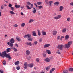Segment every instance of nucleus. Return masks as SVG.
Wrapping results in <instances>:
<instances>
[{
  "label": "nucleus",
  "mask_w": 73,
  "mask_h": 73,
  "mask_svg": "<svg viewBox=\"0 0 73 73\" xmlns=\"http://www.w3.org/2000/svg\"><path fill=\"white\" fill-rule=\"evenodd\" d=\"M38 43V42L37 41H34V43L33 44V45H37Z\"/></svg>",
  "instance_id": "a211bd4d"
},
{
  "label": "nucleus",
  "mask_w": 73,
  "mask_h": 73,
  "mask_svg": "<svg viewBox=\"0 0 73 73\" xmlns=\"http://www.w3.org/2000/svg\"><path fill=\"white\" fill-rule=\"evenodd\" d=\"M16 39L18 41L20 42V41H21V39H20V38H19V37L18 36H17L16 37Z\"/></svg>",
  "instance_id": "b1692460"
},
{
  "label": "nucleus",
  "mask_w": 73,
  "mask_h": 73,
  "mask_svg": "<svg viewBox=\"0 0 73 73\" xmlns=\"http://www.w3.org/2000/svg\"><path fill=\"white\" fill-rule=\"evenodd\" d=\"M14 27H18V25L17 24H15L14 25H13Z\"/></svg>",
  "instance_id": "37998d69"
},
{
  "label": "nucleus",
  "mask_w": 73,
  "mask_h": 73,
  "mask_svg": "<svg viewBox=\"0 0 73 73\" xmlns=\"http://www.w3.org/2000/svg\"><path fill=\"white\" fill-rule=\"evenodd\" d=\"M3 64L4 65H5L6 64V61L5 60H4L3 62Z\"/></svg>",
  "instance_id": "c03bdc74"
},
{
  "label": "nucleus",
  "mask_w": 73,
  "mask_h": 73,
  "mask_svg": "<svg viewBox=\"0 0 73 73\" xmlns=\"http://www.w3.org/2000/svg\"><path fill=\"white\" fill-rule=\"evenodd\" d=\"M53 71H52L51 70H50V73H53V72H52Z\"/></svg>",
  "instance_id": "774afa93"
},
{
  "label": "nucleus",
  "mask_w": 73,
  "mask_h": 73,
  "mask_svg": "<svg viewBox=\"0 0 73 73\" xmlns=\"http://www.w3.org/2000/svg\"><path fill=\"white\" fill-rule=\"evenodd\" d=\"M37 31L38 33L39 36H41V31H40L39 30H38Z\"/></svg>",
  "instance_id": "bb28decb"
},
{
  "label": "nucleus",
  "mask_w": 73,
  "mask_h": 73,
  "mask_svg": "<svg viewBox=\"0 0 73 73\" xmlns=\"http://www.w3.org/2000/svg\"><path fill=\"white\" fill-rule=\"evenodd\" d=\"M26 7L28 9H31V7L28 5H26Z\"/></svg>",
  "instance_id": "72a5a7b5"
},
{
  "label": "nucleus",
  "mask_w": 73,
  "mask_h": 73,
  "mask_svg": "<svg viewBox=\"0 0 73 73\" xmlns=\"http://www.w3.org/2000/svg\"><path fill=\"white\" fill-rule=\"evenodd\" d=\"M15 46H16L17 47H19V46L18 45V44H15Z\"/></svg>",
  "instance_id": "680f3d73"
},
{
  "label": "nucleus",
  "mask_w": 73,
  "mask_h": 73,
  "mask_svg": "<svg viewBox=\"0 0 73 73\" xmlns=\"http://www.w3.org/2000/svg\"><path fill=\"white\" fill-rule=\"evenodd\" d=\"M24 68L25 69H27V68H28V64L26 63L24 64Z\"/></svg>",
  "instance_id": "dca6fc26"
},
{
  "label": "nucleus",
  "mask_w": 73,
  "mask_h": 73,
  "mask_svg": "<svg viewBox=\"0 0 73 73\" xmlns=\"http://www.w3.org/2000/svg\"><path fill=\"white\" fill-rule=\"evenodd\" d=\"M63 9H64V6H61L59 7L60 11H62Z\"/></svg>",
  "instance_id": "f8f14e48"
},
{
  "label": "nucleus",
  "mask_w": 73,
  "mask_h": 73,
  "mask_svg": "<svg viewBox=\"0 0 73 73\" xmlns=\"http://www.w3.org/2000/svg\"><path fill=\"white\" fill-rule=\"evenodd\" d=\"M26 44L28 45H29V46H32V44L31 42H27L26 43Z\"/></svg>",
  "instance_id": "4468645a"
},
{
  "label": "nucleus",
  "mask_w": 73,
  "mask_h": 73,
  "mask_svg": "<svg viewBox=\"0 0 73 73\" xmlns=\"http://www.w3.org/2000/svg\"><path fill=\"white\" fill-rule=\"evenodd\" d=\"M10 13L11 15H15V13L12 11H10Z\"/></svg>",
  "instance_id": "4be33fe9"
},
{
  "label": "nucleus",
  "mask_w": 73,
  "mask_h": 73,
  "mask_svg": "<svg viewBox=\"0 0 73 73\" xmlns=\"http://www.w3.org/2000/svg\"><path fill=\"white\" fill-rule=\"evenodd\" d=\"M0 73H4V71L2 70H0Z\"/></svg>",
  "instance_id": "5fc2aeb1"
},
{
  "label": "nucleus",
  "mask_w": 73,
  "mask_h": 73,
  "mask_svg": "<svg viewBox=\"0 0 73 73\" xmlns=\"http://www.w3.org/2000/svg\"><path fill=\"white\" fill-rule=\"evenodd\" d=\"M45 2L46 4H48V3H49V2H48V0H45Z\"/></svg>",
  "instance_id": "e433bc0d"
},
{
  "label": "nucleus",
  "mask_w": 73,
  "mask_h": 73,
  "mask_svg": "<svg viewBox=\"0 0 73 73\" xmlns=\"http://www.w3.org/2000/svg\"><path fill=\"white\" fill-rule=\"evenodd\" d=\"M52 33L54 36H55L57 33V31H53Z\"/></svg>",
  "instance_id": "f3484780"
},
{
  "label": "nucleus",
  "mask_w": 73,
  "mask_h": 73,
  "mask_svg": "<svg viewBox=\"0 0 73 73\" xmlns=\"http://www.w3.org/2000/svg\"><path fill=\"white\" fill-rule=\"evenodd\" d=\"M37 4L38 5H41V4H42V2H37Z\"/></svg>",
  "instance_id": "f704fd0d"
},
{
  "label": "nucleus",
  "mask_w": 73,
  "mask_h": 73,
  "mask_svg": "<svg viewBox=\"0 0 73 73\" xmlns=\"http://www.w3.org/2000/svg\"><path fill=\"white\" fill-rule=\"evenodd\" d=\"M43 56L44 57H45L46 56V54H43Z\"/></svg>",
  "instance_id": "13d9d810"
},
{
  "label": "nucleus",
  "mask_w": 73,
  "mask_h": 73,
  "mask_svg": "<svg viewBox=\"0 0 73 73\" xmlns=\"http://www.w3.org/2000/svg\"><path fill=\"white\" fill-rule=\"evenodd\" d=\"M21 27H24L25 26V23H22L21 25Z\"/></svg>",
  "instance_id": "c9c22d12"
},
{
  "label": "nucleus",
  "mask_w": 73,
  "mask_h": 73,
  "mask_svg": "<svg viewBox=\"0 0 73 73\" xmlns=\"http://www.w3.org/2000/svg\"><path fill=\"white\" fill-rule=\"evenodd\" d=\"M66 28H63L62 30V33H65V32H66Z\"/></svg>",
  "instance_id": "2eb2a0df"
},
{
  "label": "nucleus",
  "mask_w": 73,
  "mask_h": 73,
  "mask_svg": "<svg viewBox=\"0 0 73 73\" xmlns=\"http://www.w3.org/2000/svg\"><path fill=\"white\" fill-rule=\"evenodd\" d=\"M8 7H12V5L11 4L9 3V4Z\"/></svg>",
  "instance_id": "a18cd8bd"
},
{
  "label": "nucleus",
  "mask_w": 73,
  "mask_h": 73,
  "mask_svg": "<svg viewBox=\"0 0 73 73\" xmlns=\"http://www.w3.org/2000/svg\"><path fill=\"white\" fill-rule=\"evenodd\" d=\"M27 39L28 41H32L33 40V38L31 37L27 38Z\"/></svg>",
  "instance_id": "5701e85b"
},
{
  "label": "nucleus",
  "mask_w": 73,
  "mask_h": 73,
  "mask_svg": "<svg viewBox=\"0 0 73 73\" xmlns=\"http://www.w3.org/2000/svg\"><path fill=\"white\" fill-rule=\"evenodd\" d=\"M37 12L36 10H34L33 11V13H36Z\"/></svg>",
  "instance_id": "052dcab7"
},
{
  "label": "nucleus",
  "mask_w": 73,
  "mask_h": 73,
  "mask_svg": "<svg viewBox=\"0 0 73 73\" xmlns=\"http://www.w3.org/2000/svg\"><path fill=\"white\" fill-rule=\"evenodd\" d=\"M53 1H49L48 2V4L49 5V6H51L52 5V4H53Z\"/></svg>",
  "instance_id": "6ab92c4d"
},
{
  "label": "nucleus",
  "mask_w": 73,
  "mask_h": 73,
  "mask_svg": "<svg viewBox=\"0 0 73 73\" xmlns=\"http://www.w3.org/2000/svg\"><path fill=\"white\" fill-rule=\"evenodd\" d=\"M39 41L40 42H41L42 41V38H40L39 40Z\"/></svg>",
  "instance_id": "a19ab883"
},
{
  "label": "nucleus",
  "mask_w": 73,
  "mask_h": 73,
  "mask_svg": "<svg viewBox=\"0 0 73 73\" xmlns=\"http://www.w3.org/2000/svg\"><path fill=\"white\" fill-rule=\"evenodd\" d=\"M21 15L22 16H23V15H24V13H23V12H21Z\"/></svg>",
  "instance_id": "338daca9"
},
{
  "label": "nucleus",
  "mask_w": 73,
  "mask_h": 73,
  "mask_svg": "<svg viewBox=\"0 0 73 73\" xmlns=\"http://www.w3.org/2000/svg\"><path fill=\"white\" fill-rule=\"evenodd\" d=\"M67 21H70V18H68L67 19Z\"/></svg>",
  "instance_id": "e2e57ef3"
},
{
  "label": "nucleus",
  "mask_w": 73,
  "mask_h": 73,
  "mask_svg": "<svg viewBox=\"0 0 73 73\" xmlns=\"http://www.w3.org/2000/svg\"><path fill=\"white\" fill-rule=\"evenodd\" d=\"M38 7L39 9H41V8H43V7L41 5L39 6H38Z\"/></svg>",
  "instance_id": "4c0bfd02"
},
{
  "label": "nucleus",
  "mask_w": 73,
  "mask_h": 73,
  "mask_svg": "<svg viewBox=\"0 0 73 73\" xmlns=\"http://www.w3.org/2000/svg\"><path fill=\"white\" fill-rule=\"evenodd\" d=\"M51 70L53 71L54 72V70H55V68H53Z\"/></svg>",
  "instance_id": "864d4df0"
},
{
  "label": "nucleus",
  "mask_w": 73,
  "mask_h": 73,
  "mask_svg": "<svg viewBox=\"0 0 73 73\" xmlns=\"http://www.w3.org/2000/svg\"><path fill=\"white\" fill-rule=\"evenodd\" d=\"M63 73H68V71L66 70H64L63 71Z\"/></svg>",
  "instance_id": "79ce46f5"
},
{
  "label": "nucleus",
  "mask_w": 73,
  "mask_h": 73,
  "mask_svg": "<svg viewBox=\"0 0 73 73\" xmlns=\"http://www.w3.org/2000/svg\"><path fill=\"white\" fill-rule=\"evenodd\" d=\"M15 7L16 8H19L20 7V5H17L15 6Z\"/></svg>",
  "instance_id": "a878e982"
},
{
  "label": "nucleus",
  "mask_w": 73,
  "mask_h": 73,
  "mask_svg": "<svg viewBox=\"0 0 73 73\" xmlns=\"http://www.w3.org/2000/svg\"><path fill=\"white\" fill-rule=\"evenodd\" d=\"M64 38V36H62L60 38V40H61V41H62V38Z\"/></svg>",
  "instance_id": "6e6d98bb"
},
{
  "label": "nucleus",
  "mask_w": 73,
  "mask_h": 73,
  "mask_svg": "<svg viewBox=\"0 0 73 73\" xmlns=\"http://www.w3.org/2000/svg\"><path fill=\"white\" fill-rule=\"evenodd\" d=\"M72 42H73L72 41H70L68 42V44L70 45H70L72 44Z\"/></svg>",
  "instance_id": "cd10ccee"
},
{
  "label": "nucleus",
  "mask_w": 73,
  "mask_h": 73,
  "mask_svg": "<svg viewBox=\"0 0 73 73\" xmlns=\"http://www.w3.org/2000/svg\"><path fill=\"white\" fill-rule=\"evenodd\" d=\"M56 53H58V54H61V52H60V51L59 50H57Z\"/></svg>",
  "instance_id": "ea45409f"
},
{
  "label": "nucleus",
  "mask_w": 73,
  "mask_h": 73,
  "mask_svg": "<svg viewBox=\"0 0 73 73\" xmlns=\"http://www.w3.org/2000/svg\"><path fill=\"white\" fill-rule=\"evenodd\" d=\"M50 44H45L44 46V48H48L50 46Z\"/></svg>",
  "instance_id": "423d86ee"
},
{
  "label": "nucleus",
  "mask_w": 73,
  "mask_h": 73,
  "mask_svg": "<svg viewBox=\"0 0 73 73\" xmlns=\"http://www.w3.org/2000/svg\"><path fill=\"white\" fill-rule=\"evenodd\" d=\"M20 64V62L19 61H17L15 62V63L14 64L15 65H17Z\"/></svg>",
  "instance_id": "aec40b11"
},
{
  "label": "nucleus",
  "mask_w": 73,
  "mask_h": 73,
  "mask_svg": "<svg viewBox=\"0 0 73 73\" xmlns=\"http://www.w3.org/2000/svg\"><path fill=\"white\" fill-rule=\"evenodd\" d=\"M30 7H31V8H33V4H31V5Z\"/></svg>",
  "instance_id": "0e129e2a"
},
{
  "label": "nucleus",
  "mask_w": 73,
  "mask_h": 73,
  "mask_svg": "<svg viewBox=\"0 0 73 73\" xmlns=\"http://www.w3.org/2000/svg\"><path fill=\"white\" fill-rule=\"evenodd\" d=\"M70 45L68 44V43L67 44H65L64 45V48H67L68 49V48H70Z\"/></svg>",
  "instance_id": "39448f33"
},
{
  "label": "nucleus",
  "mask_w": 73,
  "mask_h": 73,
  "mask_svg": "<svg viewBox=\"0 0 73 73\" xmlns=\"http://www.w3.org/2000/svg\"><path fill=\"white\" fill-rule=\"evenodd\" d=\"M69 35H66L65 37V40H68V38H69Z\"/></svg>",
  "instance_id": "412c9836"
},
{
  "label": "nucleus",
  "mask_w": 73,
  "mask_h": 73,
  "mask_svg": "<svg viewBox=\"0 0 73 73\" xmlns=\"http://www.w3.org/2000/svg\"><path fill=\"white\" fill-rule=\"evenodd\" d=\"M13 49L14 50V52H17V49L15 47H14L13 48Z\"/></svg>",
  "instance_id": "2f4dec72"
},
{
  "label": "nucleus",
  "mask_w": 73,
  "mask_h": 73,
  "mask_svg": "<svg viewBox=\"0 0 73 73\" xmlns=\"http://www.w3.org/2000/svg\"><path fill=\"white\" fill-rule=\"evenodd\" d=\"M34 21V20L31 19L29 20V23H32V22H33Z\"/></svg>",
  "instance_id": "c85d7f7f"
},
{
  "label": "nucleus",
  "mask_w": 73,
  "mask_h": 73,
  "mask_svg": "<svg viewBox=\"0 0 73 73\" xmlns=\"http://www.w3.org/2000/svg\"><path fill=\"white\" fill-rule=\"evenodd\" d=\"M27 5H31V3H30V2H28L27 3Z\"/></svg>",
  "instance_id": "09e8293b"
},
{
  "label": "nucleus",
  "mask_w": 73,
  "mask_h": 73,
  "mask_svg": "<svg viewBox=\"0 0 73 73\" xmlns=\"http://www.w3.org/2000/svg\"><path fill=\"white\" fill-rule=\"evenodd\" d=\"M46 53H48V54L50 55L51 54H52V52H51V51H50L49 50H46Z\"/></svg>",
  "instance_id": "9b49d317"
},
{
  "label": "nucleus",
  "mask_w": 73,
  "mask_h": 73,
  "mask_svg": "<svg viewBox=\"0 0 73 73\" xmlns=\"http://www.w3.org/2000/svg\"><path fill=\"white\" fill-rule=\"evenodd\" d=\"M36 61L37 62H40V59L38 58H36Z\"/></svg>",
  "instance_id": "473e14b6"
},
{
  "label": "nucleus",
  "mask_w": 73,
  "mask_h": 73,
  "mask_svg": "<svg viewBox=\"0 0 73 73\" xmlns=\"http://www.w3.org/2000/svg\"><path fill=\"white\" fill-rule=\"evenodd\" d=\"M32 35L35 37H36V36H37V34H36V31H33Z\"/></svg>",
  "instance_id": "9d476101"
},
{
  "label": "nucleus",
  "mask_w": 73,
  "mask_h": 73,
  "mask_svg": "<svg viewBox=\"0 0 73 73\" xmlns=\"http://www.w3.org/2000/svg\"><path fill=\"white\" fill-rule=\"evenodd\" d=\"M45 61L46 62H49L50 61V59L48 57H47L46 59H44Z\"/></svg>",
  "instance_id": "1a4fd4ad"
},
{
  "label": "nucleus",
  "mask_w": 73,
  "mask_h": 73,
  "mask_svg": "<svg viewBox=\"0 0 73 73\" xmlns=\"http://www.w3.org/2000/svg\"><path fill=\"white\" fill-rule=\"evenodd\" d=\"M31 34H27L25 36L24 38H27H27H28L31 37Z\"/></svg>",
  "instance_id": "0eeeda50"
},
{
  "label": "nucleus",
  "mask_w": 73,
  "mask_h": 73,
  "mask_svg": "<svg viewBox=\"0 0 73 73\" xmlns=\"http://www.w3.org/2000/svg\"><path fill=\"white\" fill-rule=\"evenodd\" d=\"M70 5L71 6H73V2H72L70 3Z\"/></svg>",
  "instance_id": "bf43d9fd"
},
{
  "label": "nucleus",
  "mask_w": 73,
  "mask_h": 73,
  "mask_svg": "<svg viewBox=\"0 0 73 73\" xmlns=\"http://www.w3.org/2000/svg\"><path fill=\"white\" fill-rule=\"evenodd\" d=\"M42 34L43 35H44V36H45V35H46V33L45 31H42Z\"/></svg>",
  "instance_id": "7c9ffc66"
},
{
  "label": "nucleus",
  "mask_w": 73,
  "mask_h": 73,
  "mask_svg": "<svg viewBox=\"0 0 73 73\" xmlns=\"http://www.w3.org/2000/svg\"><path fill=\"white\" fill-rule=\"evenodd\" d=\"M24 8V6H21V9H23Z\"/></svg>",
  "instance_id": "69168bd1"
},
{
  "label": "nucleus",
  "mask_w": 73,
  "mask_h": 73,
  "mask_svg": "<svg viewBox=\"0 0 73 73\" xmlns=\"http://www.w3.org/2000/svg\"><path fill=\"white\" fill-rule=\"evenodd\" d=\"M27 59L29 61L30 60H31V57H28Z\"/></svg>",
  "instance_id": "4d7b16f0"
},
{
  "label": "nucleus",
  "mask_w": 73,
  "mask_h": 73,
  "mask_svg": "<svg viewBox=\"0 0 73 73\" xmlns=\"http://www.w3.org/2000/svg\"><path fill=\"white\" fill-rule=\"evenodd\" d=\"M60 35L58 36L57 38V39L60 40Z\"/></svg>",
  "instance_id": "603ef678"
},
{
  "label": "nucleus",
  "mask_w": 73,
  "mask_h": 73,
  "mask_svg": "<svg viewBox=\"0 0 73 73\" xmlns=\"http://www.w3.org/2000/svg\"><path fill=\"white\" fill-rule=\"evenodd\" d=\"M33 65H34L33 63L29 64L28 65V66L29 68H32V67L33 66Z\"/></svg>",
  "instance_id": "6e6552de"
},
{
  "label": "nucleus",
  "mask_w": 73,
  "mask_h": 73,
  "mask_svg": "<svg viewBox=\"0 0 73 73\" xmlns=\"http://www.w3.org/2000/svg\"><path fill=\"white\" fill-rule=\"evenodd\" d=\"M69 71H71V72H72L73 71V68H70L69 69Z\"/></svg>",
  "instance_id": "49530a36"
},
{
  "label": "nucleus",
  "mask_w": 73,
  "mask_h": 73,
  "mask_svg": "<svg viewBox=\"0 0 73 73\" xmlns=\"http://www.w3.org/2000/svg\"><path fill=\"white\" fill-rule=\"evenodd\" d=\"M4 6L3 5H2L1 6V9H4Z\"/></svg>",
  "instance_id": "3c124183"
},
{
  "label": "nucleus",
  "mask_w": 73,
  "mask_h": 73,
  "mask_svg": "<svg viewBox=\"0 0 73 73\" xmlns=\"http://www.w3.org/2000/svg\"><path fill=\"white\" fill-rule=\"evenodd\" d=\"M10 8L11 9V11H14V8L13 7H10Z\"/></svg>",
  "instance_id": "58836bf2"
},
{
  "label": "nucleus",
  "mask_w": 73,
  "mask_h": 73,
  "mask_svg": "<svg viewBox=\"0 0 73 73\" xmlns=\"http://www.w3.org/2000/svg\"><path fill=\"white\" fill-rule=\"evenodd\" d=\"M10 42H8L7 43V45H9V46H10V47H13V44L12 43H14V42H15V40H14V39H13V38H11L10 40Z\"/></svg>",
  "instance_id": "f03ea898"
},
{
  "label": "nucleus",
  "mask_w": 73,
  "mask_h": 73,
  "mask_svg": "<svg viewBox=\"0 0 73 73\" xmlns=\"http://www.w3.org/2000/svg\"><path fill=\"white\" fill-rule=\"evenodd\" d=\"M64 47V46L63 45H59L57 46V48L60 50H62L63 49V48Z\"/></svg>",
  "instance_id": "20e7f679"
},
{
  "label": "nucleus",
  "mask_w": 73,
  "mask_h": 73,
  "mask_svg": "<svg viewBox=\"0 0 73 73\" xmlns=\"http://www.w3.org/2000/svg\"><path fill=\"white\" fill-rule=\"evenodd\" d=\"M16 69H17V70H19L20 69V66H18V67H16Z\"/></svg>",
  "instance_id": "de8ad7c7"
},
{
  "label": "nucleus",
  "mask_w": 73,
  "mask_h": 73,
  "mask_svg": "<svg viewBox=\"0 0 73 73\" xmlns=\"http://www.w3.org/2000/svg\"><path fill=\"white\" fill-rule=\"evenodd\" d=\"M60 3L58 2H56L54 3V5H59Z\"/></svg>",
  "instance_id": "c756f323"
},
{
  "label": "nucleus",
  "mask_w": 73,
  "mask_h": 73,
  "mask_svg": "<svg viewBox=\"0 0 73 73\" xmlns=\"http://www.w3.org/2000/svg\"><path fill=\"white\" fill-rule=\"evenodd\" d=\"M26 54L27 55H29V54H30V53H31V52L28 50H26Z\"/></svg>",
  "instance_id": "ddd939ff"
},
{
  "label": "nucleus",
  "mask_w": 73,
  "mask_h": 73,
  "mask_svg": "<svg viewBox=\"0 0 73 73\" xmlns=\"http://www.w3.org/2000/svg\"><path fill=\"white\" fill-rule=\"evenodd\" d=\"M50 69V67H47L46 68V70L48 71L49 69Z\"/></svg>",
  "instance_id": "8fccbe9b"
},
{
  "label": "nucleus",
  "mask_w": 73,
  "mask_h": 73,
  "mask_svg": "<svg viewBox=\"0 0 73 73\" xmlns=\"http://www.w3.org/2000/svg\"><path fill=\"white\" fill-rule=\"evenodd\" d=\"M0 56L1 57H3V58H4L5 56L7 58H8L9 60H10L11 58L10 55L6 54V51H4V52H3L2 54L0 52Z\"/></svg>",
  "instance_id": "f257e3e1"
},
{
  "label": "nucleus",
  "mask_w": 73,
  "mask_h": 73,
  "mask_svg": "<svg viewBox=\"0 0 73 73\" xmlns=\"http://www.w3.org/2000/svg\"><path fill=\"white\" fill-rule=\"evenodd\" d=\"M61 18V15H58L57 16L54 17V19L55 20H59Z\"/></svg>",
  "instance_id": "7ed1b4c3"
},
{
  "label": "nucleus",
  "mask_w": 73,
  "mask_h": 73,
  "mask_svg": "<svg viewBox=\"0 0 73 73\" xmlns=\"http://www.w3.org/2000/svg\"><path fill=\"white\" fill-rule=\"evenodd\" d=\"M11 48H7L6 49V52L7 53H8V52H10V51H11Z\"/></svg>",
  "instance_id": "393cba45"
}]
</instances>
